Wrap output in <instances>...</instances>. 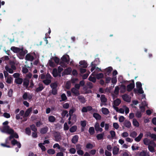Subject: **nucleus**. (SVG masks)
I'll return each mask as SVG.
<instances>
[{"label": "nucleus", "mask_w": 156, "mask_h": 156, "mask_svg": "<svg viewBox=\"0 0 156 156\" xmlns=\"http://www.w3.org/2000/svg\"><path fill=\"white\" fill-rule=\"evenodd\" d=\"M0 130L2 132L7 134H12L14 132L13 129L9 126H3L2 128H0Z\"/></svg>", "instance_id": "nucleus-1"}, {"label": "nucleus", "mask_w": 156, "mask_h": 156, "mask_svg": "<svg viewBox=\"0 0 156 156\" xmlns=\"http://www.w3.org/2000/svg\"><path fill=\"white\" fill-rule=\"evenodd\" d=\"M113 70L111 66H109L103 70V72L104 73L105 76H109L111 74V72Z\"/></svg>", "instance_id": "nucleus-2"}, {"label": "nucleus", "mask_w": 156, "mask_h": 156, "mask_svg": "<svg viewBox=\"0 0 156 156\" xmlns=\"http://www.w3.org/2000/svg\"><path fill=\"white\" fill-rule=\"evenodd\" d=\"M62 61L60 62V64L61 65L63 63V62H65L67 63H68L69 61V57L68 55H64L62 56L61 58Z\"/></svg>", "instance_id": "nucleus-3"}, {"label": "nucleus", "mask_w": 156, "mask_h": 156, "mask_svg": "<svg viewBox=\"0 0 156 156\" xmlns=\"http://www.w3.org/2000/svg\"><path fill=\"white\" fill-rule=\"evenodd\" d=\"M55 140L57 142L59 141L62 139L61 135L59 132H55L54 134Z\"/></svg>", "instance_id": "nucleus-4"}, {"label": "nucleus", "mask_w": 156, "mask_h": 156, "mask_svg": "<svg viewBox=\"0 0 156 156\" xmlns=\"http://www.w3.org/2000/svg\"><path fill=\"white\" fill-rule=\"evenodd\" d=\"M132 82L133 83H130L127 86L126 90L128 92L131 91L135 87L134 80H132Z\"/></svg>", "instance_id": "nucleus-5"}, {"label": "nucleus", "mask_w": 156, "mask_h": 156, "mask_svg": "<svg viewBox=\"0 0 156 156\" xmlns=\"http://www.w3.org/2000/svg\"><path fill=\"white\" fill-rule=\"evenodd\" d=\"M122 98L125 101L127 102H129L131 101V98L129 97V95L127 94H125L122 95Z\"/></svg>", "instance_id": "nucleus-6"}, {"label": "nucleus", "mask_w": 156, "mask_h": 156, "mask_svg": "<svg viewBox=\"0 0 156 156\" xmlns=\"http://www.w3.org/2000/svg\"><path fill=\"white\" fill-rule=\"evenodd\" d=\"M10 135L8 137V139L9 140H11L14 138L17 139L19 138V136L17 133L14 132L12 134H9Z\"/></svg>", "instance_id": "nucleus-7"}, {"label": "nucleus", "mask_w": 156, "mask_h": 156, "mask_svg": "<svg viewBox=\"0 0 156 156\" xmlns=\"http://www.w3.org/2000/svg\"><path fill=\"white\" fill-rule=\"evenodd\" d=\"M32 107H30L28 108L26 111L24 115L23 116V117L25 118V117H27L30 115V113L32 111Z\"/></svg>", "instance_id": "nucleus-8"}, {"label": "nucleus", "mask_w": 156, "mask_h": 156, "mask_svg": "<svg viewBox=\"0 0 156 156\" xmlns=\"http://www.w3.org/2000/svg\"><path fill=\"white\" fill-rule=\"evenodd\" d=\"M34 59L33 56L31 55L30 54H27L26 55L25 59L27 61H32Z\"/></svg>", "instance_id": "nucleus-9"}, {"label": "nucleus", "mask_w": 156, "mask_h": 156, "mask_svg": "<svg viewBox=\"0 0 156 156\" xmlns=\"http://www.w3.org/2000/svg\"><path fill=\"white\" fill-rule=\"evenodd\" d=\"M71 91L72 93L76 96H77L80 94L79 90L74 87L72 88Z\"/></svg>", "instance_id": "nucleus-10"}, {"label": "nucleus", "mask_w": 156, "mask_h": 156, "mask_svg": "<svg viewBox=\"0 0 156 156\" xmlns=\"http://www.w3.org/2000/svg\"><path fill=\"white\" fill-rule=\"evenodd\" d=\"M11 49L14 53H18L20 51L21 48L14 46L12 47Z\"/></svg>", "instance_id": "nucleus-11"}, {"label": "nucleus", "mask_w": 156, "mask_h": 156, "mask_svg": "<svg viewBox=\"0 0 156 156\" xmlns=\"http://www.w3.org/2000/svg\"><path fill=\"white\" fill-rule=\"evenodd\" d=\"M79 138V136L77 135H75L73 136L72 140V142L74 144H76L78 141Z\"/></svg>", "instance_id": "nucleus-12"}, {"label": "nucleus", "mask_w": 156, "mask_h": 156, "mask_svg": "<svg viewBox=\"0 0 156 156\" xmlns=\"http://www.w3.org/2000/svg\"><path fill=\"white\" fill-rule=\"evenodd\" d=\"M23 81V85L26 88H27L28 87L29 83V80L25 78L24 79Z\"/></svg>", "instance_id": "nucleus-13"}, {"label": "nucleus", "mask_w": 156, "mask_h": 156, "mask_svg": "<svg viewBox=\"0 0 156 156\" xmlns=\"http://www.w3.org/2000/svg\"><path fill=\"white\" fill-rule=\"evenodd\" d=\"M124 126L128 128H130L131 126L130 122L127 120H126L123 123Z\"/></svg>", "instance_id": "nucleus-14"}, {"label": "nucleus", "mask_w": 156, "mask_h": 156, "mask_svg": "<svg viewBox=\"0 0 156 156\" xmlns=\"http://www.w3.org/2000/svg\"><path fill=\"white\" fill-rule=\"evenodd\" d=\"M48 130V128L47 126L41 128L40 129V133L42 134H44L47 133Z\"/></svg>", "instance_id": "nucleus-15"}, {"label": "nucleus", "mask_w": 156, "mask_h": 156, "mask_svg": "<svg viewBox=\"0 0 156 156\" xmlns=\"http://www.w3.org/2000/svg\"><path fill=\"white\" fill-rule=\"evenodd\" d=\"M134 92L135 93H139L140 94H143L144 93V91L143 90L142 87L138 88V90L134 89Z\"/></svg>", "instance_id": "nucleus-16"}, {"label": "nucleus", "mask_w": 156, "mask_h": 156, "mask_svg": "<svg viewBox=\"0 0 156 156\" xmlns=\"http://www.w3.org/2000/svg\"><path fill=\"white\" fill-rule=\"evenodd\" d=\"M79 64L82 66L81 67L83 68H86L88 66L87 63L85 60L80 61L79 62Z\"/></svg>", "instance_id": "nucleus-17"}, {"label": "nucleus", "mask_w": 156, "mask_h": 156, "mask_svg": "<svg viewBox=\"0 0 156 156\" xmlns=\"http://www.w3.org/2000/svg\"><path fill=\"white\" fill-rule=\"evenodd\" d=\"M21 50L19 52V55L21 56H24L25 55L27 52V50H23V48H21Z\"/></svg>", "instance_id": "nucleus-18"}, {"label": "nucleus", "mask_w": 156, "mask_h": 156, "mask_svg": "<svg viewBox=\"0 0 156 156\" xmlns=\"http://www.w3.org/2000/svg\"><path fill=\"white\" fill-rule=\"evenodd\" d=\"M58 73L57 71V69L56 68H54L52 72V74L53 76L55 77H57L58 76H59V75H58Z\"/></svg>", "instance_id": "nucleus-19"}, {"label": "nucleus", "mask_w": 156, "mask_h": 156, "mask_svg": "<svg viewBox=\"0 0 156 156\" xmlns=\"http://www.w3.org/2000/svg\"><path fill=\"white\" fill-rule=\"evenodd\" d=\"M93 116L97 120H100L101 118V115L98 113H94L93 114Z\"/></svg>", "instance_id": "nucleus-20"}, {"label": "nucleus", "mask_w": 156, "mask_h": 156, "mask_svg": "<svg viewBox=\"0 0 156 156\" xmlns=\"http://www.w3.org/2000/svg\"><path fill=\"white\" fill-rule=\"evenodd\" d=\"M143 134L142 133H140L139 136L135 138V140L137 142H139L143 136Z\"/></svg>", "instance_id": "nucleus-21"}, {"label": "nucleus", "mask_w": 156, "mask_h": 156, "mask_svg": "<svg viewBox=\"0 0 156 156\" xmlns=\"http://www.w3.org/2000/svg\"><path fill=\"white\" fill-rule=\"evenodd\" d=\"M23 82V79L22 78H18L15 80V82L18 84H21Z\"/></svg>", "instance_id": "nucleus-22"}, {"label": "nucleus", "mask_w": 156, "mask_h": 156, "mask_svg": "<svg viewBox=\"0 0 156 156\" xmlns=\"http://www.w3.org/2000/svg\"><path fill=\"white\" fill-rule=\"evenodd\" d=\"M114 105L116 106H118L121 103V100L119 98L116 99L114 101Z\"/></svg>", "instance_id": "nucleus-23"}, {"label": "nucleus", "mask_w": 156, "mask_h": 156, "mask_svg": "<svg viewBox=\"0 0 156 156\" xmlns=\"http://www.w3.org/2000/svg\"><path fill=\"white\" fill-rule=\"evenodd\" d=\"M104 134L103 133H101L99 134L96 136V138L98 140H100L103 139Z\"/></svg>", "instance_id": "nucleus-24"}, {"label": "nucleus", "mask_w": 156, "mask_h": 156, "mask_svg": "<svg viewBox=\"0 0 156 156\" xmlns=\"http://www.w3.org/2000/svg\"><path fill=\"white\" fill-rule=\"evenodd\" d=\"M119 150V148L116 146L114 147L113 149V154L114 155L117 154L118 153Z\"/></svg>", "instance_id": "nucleus-25"}, {"label": "nucleus", "mask_w": 156, "mask_h": 156, "mask_svg": "<svg viewBox=\"0 0 156 156\" xmlns=\"http://www.w3.org/2000/svg\"><path fill=\"white\" fill-rule=\"evenodd\" d=\"M78 99L81 102L83 103H84L86 102L85 99L83 96H79L78 97Z\"/></svg>", "instance_id": "nucleus-26"}, {"label": "nucleus", "mask_w": 156, "mask_h": 156, "mask_svg": "<svg viewBox=\"0 0 156 156\" xmlns=\"http://www.w3.org/2000/svg\"><path fill=\"white\" fill-rule=\"evenodd\" d=\"M133 125L136 127H138L139 126V123L137 120L135 119H133Z\"/></svg>", "instance_id": "nucleus-27"}, {"label": "nucleus", "mask_w": 156, "mask_h": 156, "mask_svg": "<svg viewBox=\"0 0 156 156\" xmlns=\"http://www.w3.org/2000/svg\"><path fill=\"white\" fill-rule=\"evenodd\" d=\"M104 74L102 73L97 74L96 75V77L98 80L102 78H104Z\"/></svg>", "instance_id": "nucleus-28"}, {"label": "nucleus", "mask_w": 156, "mask_h": 156, "mask_svg": "<svg viewBox=\"0 0 156 156\" xmlns=\"http://www.w3.org/2000/svg\"><path fill=\"white\" fill-rule=\"evenodd\" d=\"M100 99L101 102L102 103H105L107 101V99L104 94L101 95Z\"/></svg>", "instance_id": "nucleus-29"}, {"label": "nucleus", "mask_w": 156, "mask_h": 156, "mask_svg": "<svg viewBox=\"0 0 156 156\" xmlns=\"http://www.w3.org/2000/svg\"><path fill=\"white\" fill-rule=\"evenodd\" d=\"M77 129L76 126H73L69 129V131L71 133H73L75 132Z\"/></svg>", "instance_id": "nucleus-30"}, {"label": "nucleus", "mask_w": 156, "mask_h": 156, "mask_svg": "<svg viewBox=\"0 0 156 156\" xmlns=\"http://www.w3.org/2000/svg\"><path fill=\"white\" fill-rule=\"evenodd\" d=\"M44 87L43 86L42 84H41V86H40L39 87H37L36 90L35 91L38 92L41 91L44 89Z\"/></svg>", "instance_id": "nucleus-31"}, {"label": "nucleus", "mask_w": 156, "mask_h": 156, "mask_svg": "<svg viewBox=\"0 0 156 156\" xmlns=\"http://www.w3.org/2000/svg\"><path fill=\"white\" fill-rule=\"evenodd\" d=\"M89 132L90 135H93L95 133L94 129L93 127H90L89 129Z\"/></svg>", "instance_id": "nucleus-32"}, {"label": "nucleus", "mask_w": 156, "mask_h": 156, "mask_svg": "<svg viewBox=\"0 0 156 156\" xmlns=\"http://www.w3.org/2000/svg\"><path fill=\"white\" fill-rule=\"evenodd\" d=\"M102 113L105 115H107L109 113L108 109L105 108H102Z\"/></svg>", "instance_id": "nucleus-33"}, {"label": "nucleus", "mask_w": 156, "mask_h": 156, "mask_svg": "<svg viewBox=\"0 0 156 156\" xmlns=\"http://www.w3.org/2000/svg\"><path fill=\"white\" fill-rule=\"evenodd\" d=\"M5 69L7 72H8L10 73H13V69L11 68H9L8 66L7 65H6L5 66Z\"/></svg>", "instance_id": "nucleus-34"}, {"label": "nucleus", "mask_w": 156, "mask_h": 156, "mask_svg": "<svg viewBox=\"0 0 156 156\" xmlns=\"http://www.w3.org/2000/svg\"><path fill=\"white\" fill-rule=\"evenodd\" d=\"M56 118L54 116L51 115L48 117V120L51 122H54Z\"/></svg>", "instance_id": "nucleus-35"}, {"label": "nucleus", "mask_w": 156, "mask_h": 156, "mask_svg": "<svg viewBox=\"0 0 156 156\" xmlns=\"http://www.w3.org/2000/svg\"><path fill=\"white\" fill-rule=\"evenodd\" d=\"M135 116L138 118H140L142 116L141 112L140 111H137L135 113Z\"/></svg>", "instance_id": "nucleus-36"}, {"label": "nucleus", "mask_w": 156, "mask_h": 156, "mask_svg": "<svg viewBox=\"0 0 156 156\" xmlns=\"http://www.w3.org/2000/svg\"><path fill=\"white\" fill-rule=\"evenodd\" d=\"M139 156H150L148 153H147L145 151H143L140 152Z\"/></svg>", "instance_id": "nucleus-37"}, {"label": "nucleus", "mask_w": 156, "mask_h": 156, "mask_svg": "<svg viewBox=\"0 0 156 156\" xmlns=\"http://www.w3.org/2000/svg\"><path fill=\"white\" fill-rule=\"evenodd\" d=\"M30 129L33 131V132H37V129L36 128L34 124L30 125Z\"/></svg>", "instance_id": "nucleus-38"}, {"label": "nucleus", "mask_w": 156, "mask_h": 156, "mask_svg": "<svg viewBox=\"0 0 156 156\" xmlns=\"http://www.w3.org/2000/svg\"><path fill=\"white\" fill-rule=\"evenodd\" d=\"M150 140L147 138H145L143 140V143L144 144L146 145H149Z\"/></svg>", "instance_id": "nucleus-39"}, {"label": "nucleus", "mask_w": 156, "mask_h": 156, "mask_svg": "<svg viewBox=\"0 0 156 156\" xmlns=\"http://www.w3.org/2000/svg\"><path fill=\"white\" fill-rule=\"evenodd\" d=\"M43 82L46 85H48L51 82V80L50 79H47L44 80L43 81Z\"/></svg>", "instance_id": "nucleus-40"}, {"label": "nucleus", "mask_w": 156, "mask_h": 156, "mask_svg": "<svg viewBox=\"0 0 156 156\" xmlns=\"http://www.w3.org/2000/svg\"><path fill=\"white\" fill-rule=\"evenodd\" d=\"M25 133L29 136L31 135V131L30 128L28 127L25 129Z\"/></svg>", "instance_id": "nucleus-41"}, {"label": "nucleus", "mask_w": 156, "mask_h": 156, "mask_svg": "<svg viewBox=\"0 0 156 156\" xmlns=\"http://www.w3.org/2000/svg\"><path fill=\"white\" fill-rule=\"evenodd\" d=\"M61 98L62 100H60V101H65L67 99V98L64 93L62 94L61 95Z\"/></svg>", "instance_id": "nucleus-42"}, {"label": "nucleus", "mask_w": 156, "mask_h": 156, "mask_svg": "<svg viewBox=\"0 0 156 156\" xmlns=\"http://www.w3.org/2000/svg\"><path fill=\"white\" fill-rule=\"evenodd\" d=\"M149 150L151 152H154L155 151L154 147L152 146L149 145L148 147Z\"/></svg>", "instance_id": "nucleus-43"}, {"label": "nucleus", "mask_w": 156, "mask_h": 156, "mask_svg": "<svg viewBox=\"0 0 156 156\" xmlns=\"http://www.w3.org/2000/svg\"><path fill=\"white\" fill-rule=\"evenodd\" d=\"M50 87L52 89H56L57 87V84L55 82L52 83L50 84Z\"/></svg>", "instance_id": "nucleus-44"}, {"label": "nucleus", "mask_w": 156, "mask_h": 156, "mask_svg": "<svg viewBox=\"0 0 156 156\" xmlns=\"http://www.w3.org/2000/svg\"><path fill=\"white\" fill-rule=\"evenodd\" d=\"M47 152L49 154L53 155L55 153V151L54 149H49L48 150Z\"/></svg>", "instance_id": "nucleus-45"}, {"label": "nucleus", "mask_w": 156, "mask_h": 156, "mask_svg": "<svg viewBox=\"0 0 156 156\" xmlns=\"http://www.w3.org/2000/svg\"><path fill=\"white\" fill-rule=\"evenodd\" d=\"M53 60L56 64H58L59 62L60 59L58 57L55 56L52 58Z\"/></svg>", "instance_id": "nucleus-46"}, {"label": "nucleus", "mask_w": 156, "mask_h": 156, "mask_svg": "<svg viewBox=\"0 0 156 156\" xmlns=\"http://www.w3.org/2000/svg\"><path fill=\"white\" fill-rule=\"evenodd\" d=\"M88 80L94 83H95L96 81V78L94 77H92L91 76H90L88 78Z\"/></svg>", "instance_id": "nucleus-47"}, {"label": "nucleus", "mask_w": 156, "mask_h": 156, "mask_svg": "<svg viewBox=\"0 0 156 156\" xmlns=\"http://www.w3.org/2000/svg\"><path fill=\"white\" fill-rule=\"evenodd\" d=\"M121 92L124 93L126 90V87L124 85H122L121 86Z\"/></svg>", "instance_id": "nucleus-48"}, {"label": "nucleus", "mask_w": 156, "mask_h": 156, "mask_svg": "<svg viewBox=\"0 0 156 156\" xmlns=\"http://www.w3.org/2000/svg\"><path fill=\"white\" fill-rule=\"evenodd\" d=\"M71 83L70 81H67L66 84V87L67 89H69L71 87Z\"/></svg>", "instance_id": "nucleus-49"}, {"label": "nucleus", "mask_w": 156, "mask_h": 156, "mask_svg": "<svg viewBox=\"0 0 156 156\" xmlns=\"http://www.w3.org/2000/svg\"><path fill=\"white\" fill-rule=\"evenodd\" d=\"M137 135V133L135 131H133L130 134V136L133 138L135 137Z\"/></svg>", "instance_id": "nucleus-50"}, {"label": "nucleus", "mask_w": 156, "mask_h": 156, "mask_svg": "<svg viewBox=\"0 0 156 156\" xmlns=\"http://www.w3.org/2000/svg\"><path fill=\"white\" fill-rule=\"evenodd\" d=\"M49 66L51 67H54L55 66V64L54 62L51 60H49L48 61Z\"/></svg>", "instance_id": "nucleus-51"}, {"label": "nucleus", "mask_w": 156, "mask_h": 156, "mask_svg": "<svg viewBox=\"0 0 156 156\" xmlns=\"http://www.w3.org/2000/svg\"><path fill=\"white\" fill-rule=\"evenodd\" d=\"M94 127L95 130L98 132V129L100 127L99 123L98 122H96L94 125Z\"/></svg>", "instance_id": "nucleus-52"}, {"label": "nucleus", "mask_w": 156, "mask_h": 156, "mask_svg": "<svg viewBox=\"0 0 156 156\" xmlns=\"http://www.w3.org/2000/svg\"><path fill=\"white\" fill-rule=\"evenodd\" d=\"M119 88L118 86H116L115 88L114 91V94L116 95H118L119 94Z\"/></svg>", "instance_id": "nucleus-53"}, {"label": "nucleus", "mask_w": 156, "mask_h": 156, "mask_svg": "<svg viewBox=\"0 0 156 156\" xmlns=\"http://www.w3.org/2000/svg\"><path fill=\"white\" fill-rule=\"evenodd\" d=\"M87 85L88 86V88L90 89H92L93 87V84L90 82L87 83Z\"/></svg>", "instance_id": "nucleus-54"}, {"label": "nucleus", "mask_w": 156, "mask_h": 156, "mask_svg": "<svg viewBox=\"0 0 156 156\" xmlns=\"http://www.w3.org/2000/svg\"><path fill=\"white\" fill-rule=\"evenodd\" d=\"M52 78V77L50 74L48 73H47V74L45 75V79H50L51 80Z\"/></svg>", "instance_id": "nucleus-55"}, {"label": "nucleus", "mask_w": 156, "mask_h": 156, "mask_svg": "<svg viewBox=\"0 0 156 156\" xmlns=\"http://www.w3.org/2000/svg\"><path fill=\"white\" fill-rule=\"evenodd\" d=\"M12 80V78L11 77H7L6 82L8 83H11Z\"/></svg>", "instance_id": "nucleus-56"}, {"label": "nucleus", "mask_w": 156, "mask_h": 156, "mask_svg": "<svg viewBox=\"0 0 156 156\" xmlns=\"http://www.w3.org/2000/svg\"><path fill=\"white\" fill-rule=\"evenodd\" d=\"M93 145L90 143H88L86 145V147L87 149H91L93 148Z\"/></svg>", "instance_id": "nucleus-57"}, {"label": "nucleus", "mask_w": 156, "mask_h": 156, "mask_svg": "<svg viewBox=\"0 0 156 156\" xmlns=\"http://www.w3.org/2000/svg\"><path fill=\"white\" fill-rule=\"evenodd\" d=\"M63 70V69L60 67V66H58V73L59 74V76H61V75L60 73Z\"/></svg>", "instance_id": "nucleus-58"}, {"label": "nucleus", "mask_w": 156, "mask_h": 156, "mask_svg": "<svg viewBox=\"0 0 156 156\" xmlns=\"http://www.w3.org/2000/svg\"><path fill=\"white\" fill-rule=\"evenodd\" d=\"M81 125L83 127H85L86 125V121L85 120L81 121L80 122Z\"/></svg>", "instance_id": "nucleus-59"}, {"label": "nucleus", "mask_w": 156, "mask_h": 156, "mask_svg": "<svg viewBox=\"0 0 156 156\" xmlns=\"http://www.w3.org/2000/svg\"><path fill=\"white\" fill-rule=\"evenodd\" d=\"M110 133L111 135V137L112 138H113L115 136V133L114 131L111 130L110 131Z\"/></svg>", "instance_id": "nucleus-60"}, {"label": "nucleus", "mask_w": 156, "mask_h": 156, "mask_svg": "<svg viewBox=\"0 0 156 156\" xmlns=\"http://www.w3.org/2000/svg\"><path fill=\"white\" fill-rule=\"evenodd\" d=\"M136 87L137 88L142 87V84L140 82H137L136 83Z\"/></svg>", "instance_id": "nucleus-61"}, {"label": "nucleus", "mask_w": 156, "mask_h": 156, "mask_svg": "<svg viewBox=\"0 0 156 156\" xmlns=\"http://www.w3.org/2000/svg\"><path fill=\"white\" fill-rule=\"evenodd\" d=\"M105 77V83H108L110 82L111 78V77Z\"/></svg>", "instance_id": "nucleus-62"}, {"label": "nucleus", "mask_w": 156, "mask_h": 156, "mask_svg": "<svg viewBox=\"0 0 156 156\" xmlns=\"http://www.w3.org/2000/svg\"><path fill=\"white\" fill-rule=\"evenodd\" d=\"M125 118L123 116H121L119 118V121L120 122H123L125 120Z\"/></svg>", "instance_id": "nucleus-63"}, {"label": "nucleus", "mask_w": 156, "mask_h": 156, "mask_svg": "<svg viewBox=\"0 0 156 156\" xmlns=\"http://www.w3.org/2000/svg\"><path fill=\"white\" fill-rule=\"evenodd\" d=\"M151 137L153 139V141L156 140V135L154 133H151Z\"/></svg>", "instance_id": "nucleus-64"}]
</instances>
